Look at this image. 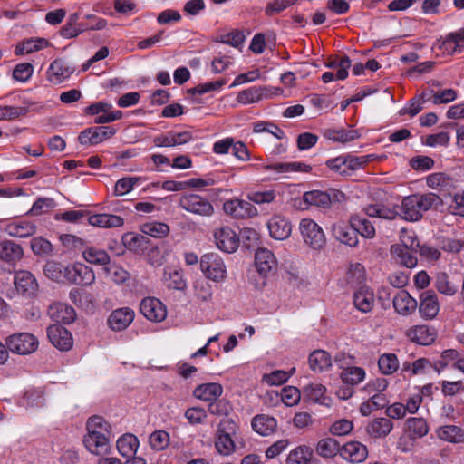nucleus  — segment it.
Here are the masks:
<instances>
[{
    "label": "nucleus",
    "instance_id": "f257e3e1",
    "mask_svg": "<svg viewBox=\"0 0 464 464\" xmlns=\"http://www.w3.org/2000/svg\"><path fill=\"white\" fill-rule=\"evenodd\" d=\"M86 426L88 432L84 436L83 443L88 451L96 456L110 453L111 450L110 423L101 416H92L88 420Z\"/></svg>",
    "mask_w": 464,
    "mask_h": 464
},
{
    "label": "nucleus",
    "instance_id": "f03ea898",
    "mask_svg": "<svg viewBox=\"0 0 464 464\" xmlns=\"http://www.w3.org/2000/svg\"><path fill=\"white\" fill-rule=\"evenodd\" d=\"M442 204L441 198L435 193L408 196L401 201V217L407 221H418L422 218L424 212L433 208L437 209Z\"/></svg>",
    "mask_w": 464,
    "mask_h": 464
},
{
    "label": "nucleus",
    "instance_id": "7ed1b4c3",
    "mask_svg": "<svg viewBox=\"0 0 464 464\" xmlns=\"http://www.w3.org/2000/svg\"><path fill=\"white\" fill-rule=\"evenodd\" d=\"M199 265L204 276L213 282L222 283L227 277L225 262L217 253L204 254L199 260Z\"/></svg>",
    "mask_w": 464,
    "mask_h": 464
},
{
    "label": "nucleus",
    "instance_id": "20e7f679",
    "mask_svg": "<svg viewBox=\"0 0 464 464\" xmlns=\"http://www.w3.org/2000/svg\"><path fill=\"white\" fill-rule=\"evenodd\" d=\"M237 425L231 419H224L220 421L215 437V448L222 456H230L236 450L233 435L236 433Z\"/></svg>",
    "mask_w": 464,
    "mask_h": 464
},
{
    "label": "nucleus",
    "instance_id": "39448f33",
    "mask_svg": "<svg viewBox=\"0 0 464 464\" xmlns=\"http://www.w3.org/2000/svg\"><path fill=\"white\" fill-rule=\"evenodd\" d=\"M5 344L13 353L28 355L38 349L39 341L34 334L24 332L9 335L5 339Z\"/></svg>",
    "mask_w": 464,
    "mask_h": 464
},
{
    "label": "nucleus",
    "instance_id": "423d86ee",
    "mask_svg": "<svg viewBox=\"0 0 464 464\" xmlns=\"http://www.w3.org/2000/svg\"><path fill=\"white\" fill-rule=\"evenodd\" d=\"M299 232L305 245L313 249H321L325 245V236L322 227L313 219L302 218Z\"/></svg>",
    "mask_w": 464,
    "mask_h": 464
},
{
    "label": "nucleus",
    "instance_id": "0eeeda50",
    "mask_svg": "<svg viewBox=\"0 0 464 464\" xmlns=\"http://www.w3.org/2000/svg\"><path fill=\"white\" fill-rule=\"evenodd\" d=\"M179 207L200 217H211L214 214V207L211 202L198 194L182 195L179 199Z\"/></svg>",
    "mask_w": 464,
    "mask_h": 464
},
{
    "label": "nucleus",
    "instance_id": "6e6552de",
    "mask_svg": "<svg viewBox=\"0 0 464 464\" xmlns=\"http://www.w3.org/2000/svg\"><path fill=\"white\" fill-rule=\"evenodd\" d=\"M64 279L78 285H91L95 282V274L92 268L82 262H75L64 268Z\"/></svg>",
    "mask_w": 464,
    "mask_h": 464
},
{
    "label": "nucleus",
    "instance_id": "1a4fd4ad",
    "mask_svg": "<svg viewBox=\"0 0 464 464\" xmlns=\"http://www.w3.org/2000/svg\"><path fill=\"white\" fill-rule=\"evenodd\" d=\"M223 209L227 215L237 219L252 218L258 215L257 208L251 201L240 198H232L225 201Z\"/></svg>",
    "mask_w": 464,
    "mask_h": 464
},
{
    "label": "nucleus",
    "instance_id": "9d476101",
    "mask_svg": "<svg viewBox=\"0 0 464 464\" xmlns=\"http://www.w3.org/2000/svg\"><path fill=\"white\" fill-rule=\"evenodd\" d=\"M14 285L16 293L26 298L34 297L38 292L39 285L35 276L26 270L14 273Z\"/></svg>",
    "mask_w": 464,
    "mask_h": 464
},
{
    "label": "nucleus",
    "instance_id": "9b49d317",
    "mask_svg": "<svg viewBox=\"0 0 464 464\" xmlns=\"http://www.w3.org/2000/svg\"><path fill=\"white\" fill-rule=\"evenodd\" d=\"M420 316L426 321L437 317L440 310L438 295L432 290H427L420 294L418 303Z\"/></svg>",
    "mask_w": 464,
    "mask_h": 464
},
{
    "label": "nucleus",
    "instance_id": "f8f14e48",
    "mask_svg": "<svg viewBox=\"0 0 464 464\" xmlns=\"http://www.w3.org/2000/svg\"><path fill=\"white\" fill-rule=\"evenodd\" d=\"M116 130L111 126L91 127L80 132L78 140L82 145H97L111 138Z\"/></svg>",
    "mask_w": 464,
    "mask_h": 464
},
{
    "label": "nucleus",
    "instance_id": "ddd939ff",
    "mask_svg": "<svg viewBox=\"0 0 464 464\" xmlns=\"http://www.w3.org/2000/svg\"><path fill=\"white\" fill-rule=\"evenodd\" d=\"M140 313L150 321L160 323L167 317V307L158 298L146 297L140 304Z\"/></svg>",
    "mask_w": 464,
    "mask_h": 464
},
{
    "label": "nucleus",
    "instance_id": "4468645a",
    "mask_svg": "<svg viewBox=\"0 0 464 464\" xmlns=\"http://www.w3.org/2000/svg\"><path fill=\"white\" fill-rule=\"evenodd\" d=\"M269 235L276 240L287 239L292 234V224L290 220L281 215H273L266 222Z\"/></svg>",
    "mask_w": 464,
    "mask_h": 464
},
{
    "label": "nucleus",
    "instance_id": "2eb2a0df",
    "mask_svg": "<svg viewBox=\"0 0 464 464\" xmlns=\"http://www.w3.org/2000/svg\"><path fill=\"white\" fill-rule=\"evenodd\" d=\"M214 237L217 246L226 252L234 253L239 246V237L230 227H222L216 229Z\"/></svg>",
    "mask_w": 464,
    "mask_h": 464
},
{
    "label": "nucleus",
    "instance_id": "dca6fc26",
    "mask_svg": "<svg viewBox=\"0 0 464 464\" xmlns=\"http://www.w3.org/2000/svg\"><path fill=\"white\" fill-rule=\"evenodd\" d=\"M74 72V68L72 67L63 59H55L49 65L46 76L47 80L53 84H60L68 80Z\"/></svg>",
    "mask_w": 464,
    "mask_h": 464
},
{
    "label": "nucleus",
    "instance_id": "f3484780",
    "mask_svg": "<svg viewBox=\"0 0 464 464\" xmlns=\"http://www.w3.org/2000/svg\"><path fill=\"white\" fill-rule=\"evenodd\" d=\"M47 336L52 344L60 351H68L72 347L71 333L60 324H53L47 328Z\"/></svg>",
    "mask_w": 464,
    "mask_h": 464
},
{
    "label": "nucleus",
    "instance_id": "a211bd4d",
    "mask_svg": "<svg viewBox=\"0 0 464 464\" xmlns=\"http://www.w3.org/2000/svg\"><path fill=\"white\" fill-rule=\"evenodd\" d=\"M405 335L411 342L417 344L430 345L436 340L437 333L433 327L420 324L407 329Z\"/></svg>",
    "mask_w": 464,
    "mask_h": 464
},
{
    "label": "nucleus",
    "instance_id": "6ab92c4d",
    "mask_svg": "<svg viewBox=\"0 0 464 464\" xmlns=\"http://www.w3.org/2000/svg\"><path fill=\"white\" fill-rule=\"evenodd\" d=\"M340 455L349 462L362 463L368 457V449L362 442L353 440L343 445Z\"/></svg>",
    "mask_w": 464,
    "mask_h": 464
},
{
    "label": "nucleus",
    "instance_id": "aec40b11",
    "mask_svg": "<svg viewBox=\"0 0 464 464\" xmlns=\"http://www.w3.org/2000/svg\"><path fill=\"white\" fill-rule=\"evenodd\" d=\"M223 386L218 382L201 383L193 390V396L205 402L217 401L223 394Z\"/></svg>",
    "mask_w": 464,
    "mask_h": 464
},
{
    "label": "nucleus",
    "instance_id": "412c9836",
    "mask_svg": "<svg viewBox=\"0 0 464 464\" xmlns=\"http://www.w3.org/2000/svg\"><path fill=\"white\" fill-rule=\"evenodd\" d=\"M140 441L138 438L130 433H125L121 436L117 442L116 448L118 452L125 459L126 464H132V460L136 458L135 454L139 449Z\"/></svg>",
    "mask_w": 464,
    "mask_h": 464
},
{
    "label": "nucleus",
    "instance_id": "4be33fe9",
    "mask_svg": "<svg viewBox=\"0 0 464 464\" xmlns=\"http://www.w3.org/2000/svg\"><path fill=\"white\" fill-rule=\"evenodd\" d=\"M332 234L335 239L349 246H356L359 243L355 229L343 221H337L332 227Z\"/></svg>",
    "mask_w": 464,
    "mask_h": 464
},
{
    "label": "nucleus",
    "instance_id": "5701e85b",
    "mask_svg": "<svg viewBox=\"0 0 464 464\" xmlns=\"http://www.w3.org/2000/svg\"><path fill=\"white\" fill-rule=\"evenodd\" d=\"M392 304L398 314L401 316H408L416 311L418 301L407 291H400L394 295Z\"/></svg>",
    "mask_w": 464,
    "mask_h": 464
},
{
    "label": "nucleus",
    "instance_id": "b1692460",
    "mask_svg": "<svg viewBox=\"0 0 464 464\" xmlns=\"http://www.w3.org/2000/svg\"><path fill=\"white\" fill-rule=\"evenodd\" d=\"M135 313L129 307L114 310L108 318V324L113 331L125 330L134 320Z\"/></svg>",
    "mask_w": 464,
    "mask_h": 464
},
{
    "label": "nucleus",
    "instance_id": "393cba45",
    "mask_svg": "<svg viewBox=\"0 0 464 464\" xmlns=\"http://www.w3.org/2000/svg\"><path fill=\"white\" fill-rule=\"evenodd\" d=\"M353 303L354 307L362 313H369L375 304L373 291L368 286H360L353 293Z\"/></svg>",
    "mask_w": 464,
    "mask_h": 464
},
{
    "label": "nucleus",
    "instance_id": "a878e982",
    "mask_svg": "<svg viewBox=\"0 0 464 464\" xmlns=\"http://www.w3.org/2000/svg\"><path fill=\"white\" fill-rule=\"evenodd\" d=\"M255 264L258 273L263 276H267L276 268L277 260L272 251L263 247L256 250Z\"/></svg>",
    "mask_w": 464,
    "mask_h": 464
},
{
    "label": "nucleus",
    "instance_id": "bb28decb",
    "mask_svg": "<svg viewBox=\"0 0 464 464\" xmlns=\"http://www.w3.org/2000/svg\"><path fill=\"white\" fill-rule=\"evenodd\" d=\"M47 313L50 318L58 324H71L76 317L75 311L72 306L60 302L52 304Z\"/></svg>",
    "mask_w": 464,
    "mask_h": 464
},
{
    "label": "nucleus",
    "instance_id": "cd10ccee",
    "mask_svg": "<svg viewBox=\"0 0 464 464\" xmlns=\"http://www.w3.org/2000/svg\"><path fill=\"white\" fill-rule=\"evenodd\" d=\"M393 429V423L388 418H375L371 420L366 427V433L373 439L387 437Z\"/></svg>",
    "mask_w": 464,
    "mask_h": 464
},
{
    "label": "nucleus",
    "instance_id": "c85d7f7f",
    "mask_svg": "<svg viewBox=\"0 0 464 464\" xmlns=\"http://www.w3.org/2000/svg\"><path fill=\"white\" fill-rule=\"evenodd\" d=\"M363 211L368 217L391 220L400 215L396 205L384 203L369 204L364 207Z\"/></svg>",
    "mask_w": 464,
    "mask_h": 464
},
{
    "label": "nucleus",
    "instance_id": "c756f323",
    "mask_svg": "<svg viewBox=\"0 0 464 464\" xmlns=\"http://www.w3.org/2000/svg\"><path fill=\"white\" fill-rule=\"evenodd\" d=\"M254 431L261 436H269L277 429V420L268 414L256 415L251 421Z\"/></svg>",
    "mask_w": 464,
    "mask_h": 464
},
{
    "label": "nucleus",
    "instance_id": "7c9ffc66",
    "mask_svg": "<svg viewBox=\"0 0 464 464\" xmlns=\"http://www.w3.org/2000/svg\"><path fill=\"white\" fill-rule=\"evenodd\" d=\"M24 250L19 244L11 240L0 242V259L5 263L14 265L22 259Z\"/></svg>",
    "mask_w": 464,
    "mask_h": 464
},
{
    "label": "nucleus",
    "instance_id": "2f4dec72",
    "mask_svg": "<svg viewBox=\"0 0 464 464\" xmlns=\"http://www.w3.org/2000/svg\"><path fill=\"white\" fill-rule=\"evenodd\" d=\"M436 436L445 442L459 444L464 442V430L457 425H442L436 429Z\"/></svg>",
    "mask_w": 464,
    "mask_h": 464
},
{
    "label": "nucleus",
    "instance_id": "473e14b6",
    "mask_svg": "<svg viewBox=\"0 0 464 464\" xmlns=\"http://www.w3.org/2000/svg\"><path fill=\"white\" fill-rule=\"evenodd\" d=\"M310 369L314 372H324L332 368V357L324 350H315L308 357Z\"/></svg>",
    "mask_w": 464,
    "mask_h": 464
},
{
    "label": "nucleus",
    "instance_id": "72a5a7b5",
    "mask_svg": "<svg viewBox=\"0 0 464 464\" xmlns=\"http://www.w3.org/2000/svg\"><path fill=\"white\" fill-rule=\"evenodd\" d=\"M5 231L13 237H28L36 232V226L27 220H15L6 225Z\"/></svg>",
    "mask_w": 464,
    "mask_h": 464
},
{
    "label": "nucleus",
    "instance_id": "f704fd0d",
    "mask_svg": "<svg viewBox=\"0 0 464 464\" xmlns=\"http://www.w3.org/2000/svg\"><path fill=\"white\" fill-rule=\"evenodd\" d=\"M403 430L412 438L421 439L429 433L430 427L424 418L410 417L404 423Z\"/></svg>",
    "mask_w": 464,
    "mask_h": 464
},
{
    "label": "nucleus",
    "instance_id": "c9c22d12",
    "mask_svg": "<svg viewBox=\"0 0 464 464\" xmlns=\"http://www.w3.org/2000/svg\"><path fill=\"white\" fill-rule=\"evenodd\" d=\"M415 249L406 248L403 246H400L399 244L392 245L391 246V255L392 257L401 265L412 268L416 266L418 263V259L416 256L413 254Z\"/></svg>",
    "mask_w": 464,
    "mask_h": 464
},
{
    "label": "nucleus",
    "instance_id": "e433bc0d",
    "mask_svg": "<svg viewBox=\"0 0 464 464\" xmlns=\"http://www.w3.org/2000/svg\"><path fill=\"white\" fill-rule=\"evenodd\" d=\"M304 395L316 403L329 407L331 399L326 393V387L321 383H311L303 388Z\"/></svg>",
    "mask_w": 464,
    "mask_h": 464
},
{
    "label": "nucleus",
    "instance_id": "4c0bfd02",
    "mask_svg": "<svg viewBox=\"0 0 464 464\" xmlns=\"http://www.w3.org/2000/svg\"><path fill=\"white\" fill-rule=\"evenodd\" d=\"M433 285L440 294L446 296H453L458 292V285L446 272L436 273Z\"/></svg>",
    "mask_w": 464,
    "mask_h": 464
},
{
    "label": "nucleus",
    "instance_id": "58836bf2",
    "mask_svg": "<svg viewBox=\"0 0 464 464\" xmlns=\"http://www.w3.org/2000/svg\"><path fill=\"white\" fill-rule=\"evenodd\" d=\"M88 222L93 227L111 228L121 227L124 224V219L112 214H94L89 217Z\"/></svg>",
    "mask_w": 464,
    "mask_h": 464
},
{
    "label": "nucleus",
    "instance_id": "ea45409f",
    "mask_svg": "<svg viewBox=\"0 0 464 464\" xmlns=\"http://www.w3.org/2000/svg\"><path fill=\"white\" fill-rule=\"evenodd\" d=\"M440 48L450 54L462 52L464 50V30L460 29L447 34Z\"/></svg>",
    "mask_w": 464,
    "mask_h": 464
},
{
    "label": "nucleus",
    "instance_id": "a19ab883",
    "mask_svg": "<svg viewBox=\"0 0 464 464\" xmlns=\"http://www.w3.org/2000/svg\"><path fill=\"white\" fill-rule=\"evenodd\" d=\"M426 184L429 188L449 192L454 187L453 179L441 172L432 173L426 177Z\"/></svg>",
    "mask_w": 464,
    "mask_h": 464
},
{
    "label": "nucleus",
    "instance_id": "79ce46f5",
    "mask_svg": "<svg viewBox=\"0 0 464 464\" xmlns=\"http://www.w3.org/2000/svg\"><path fill=\"white\" fill-rule=\"evenodd\" d=\"M164 285L174 290H183L186 287V281L182 272L175 267L167 266L164 269L162 277Z\"/></svg>",
    "mask_w": 464,
    "mask_h": 464
},
{
    "label": "nucleus",
    "instance_id": "37998d69",
    "mask_svg": "<svg viewBox=\"0 0 464 464\" xmlns=\"http://www.w3.org/2000/svg\"><path fill=\"white\" fill-rule=\"evenodd\" d=\"M83 259L92 265L106 266L111 262L109 254L102 248L95 246H86L82 249Z\"/></svg>",
    "mask_w": 464,
    "mask_h": 464
},
{
    "label": "nucleus",
    "instance_id": "c03bdc74",
    "mask_svg": "<svg viewBox=\"0 0 464 464\" xmlns=\"http://www.w3.org/2000/svg\"><path fill=\"white\" fill-rule=\"evenodd\" d=\"M421 96L436 105L451 102L458 97L457 92L451 88L437 92L434 90H429L423 92Z\"/></svg>",
    "mask_w": 464,
    "mask_h": 464
},
{
    "label": "nucleus",
    "instance_id": "a18cd8bd",
    "mask_svg": "<svg viewBox=\"0 0 464 464\" xmlns=\"http://www.w3.org/2000/svg\"><path fill=\"white\" fill-rule=\"evenodd\" d=\"M351 226L355 229L356 235L360 234L364 238H373L376 231L371 221L359 215H353L349 220Z\"/></svg>",
    "mask_w": 464,
    "mask_h": 464
},
{
    "label": "nucleus",
    "instance_id": "49530a36",
    "mask_svg": "<svg viewBox=\"0 0 464 464\" xmlns=\"http://www.w3.org/2000/svg\"><path fill=\"white\" fill-rule=\"evenodd\" d=\"M303 199L305 204L319 208H329L332 204V196L321 190H311L304 194Z\"/></svg>",
    "mask_w": 464,
    "mask_h": 464
},
{
    "label": "nucleus",
    "instance_id": "de8ad7c7",
    "mask_svg": "<svg viewBox=\"0 0 464 464\" xmlns=\"http://www.w3.org/2000/svg\"><path fill=\"white\" fill-rule=\"evenodd\" d=\"M312 456L313 450L310 447L300 445L289 452L286 464H308Z\"/></svg>",
    "mask_w": 464,
    "mask_h": 464
},
{
    "label": "nucleus",
    "instance_id": "09e8293b",
    "mask_svg": "<svg viewBox=\"0 0 464 464\" xmlns=\"http://www.w3.org/2000/svg\"><path fill=\"white\" fill-rule=\"evenodd\" d=\"M48 46V41L44 38H30L18 44L15 47V54H29Z\"/></svg>",
    "mask_w": 464,
    "mask_h": 464
},
{
    "label": "nucleus",
    "instance_id": "8fccbe9b",
    "mask_svg": "<svg viewBox=\"0 0 464 464\" xmlns=\"http://www.w3.org/2000/svg\"><path fill=\"white\" fill-rule=\"evenodd\" d=\"M366 279V271L362 265L359 263L352 264L345 276L346 283L353 286H360Z\"/></svg>",
    "mask_w": 464,
    "mask_h": 464
},
{
    "label": "nucleus",
    "instance_id": "3c124183",
    "mask_svg": "<svg viewBox=\"0 0 464 464\" xmlns=\"http://www.w3.org/2000/svg\"><path fill=\"white\" fill-rule=\"evenodd\" d=\"M140 230L143 234L155 238H162L169 234V225L159 221L144 223L141 225Z\"/></svg>",
    "mask_w": 464,
    "mask_h": 464
},
{
    "label": "nucleus",
    "instance_id": "603ef678",
    "mask_svg": "<svg viewBox=\"0 0 464 464\" xmlns=\"http://www.w3.org/2000/svg\"><path fill=\"white\" fill-rule=\"evenodd\" d=\"M316 453L323 458H333L340 453L339 443L333 438L322 439L317 442Z\"/></svg>",
    "mask_w": 464,
    "mask_h": 464
},
{
    "label": "nucleus",
    "instance_id": "864d4df0",
    "mask_svg": "<svg viewBox=\"0 0 464 464\" xmlns=\"http://www.w3.org/2000/svg\"><path fill=\"white\" fill-rule=\"evenodd\" d=\"M365 376L364 369L357 366L347 367L343 369L340 374L343 382L351 386L357 385L363 382Z\"/></svg>",
    "mask_w": 464,
    "mask_h": 464
},
{
    "label": "nucleus",
    "instance_id": "5fc2aeb1",
    "mask_svg": "<svg viewBox=\"0 0 464 464\" xmlns=\"http://www.w3.org/2000/svg\"><path fill=\"white\" fill-rule=\"evenodd\" d=\"M378 365L383 374L390 375L399 369V360L394 353H383L378 360Z\"/></svg>",
    "mask_w": 464,
    "mask_h": 464
},
{
    "label": "nucleus",
    "instance_id": "6e6d98bb",
    "mask_svg": "<svg viewBox=\"0 0 464 464\" xmlns=\"http://www.w3.org/2000/svg\"><path fill=\"white\" fill-rule=\"evenodd\" d=\"M141 179L140 177H124L117 180L113 188V195L115 197H122L130 193L134 186L138 184V182Z\"/></svg>",
    "mask_w": 464,
    "mask_h": 464
},
{
    "label": "nucleus",
    "instance_id": "4d7b16f0",
    "mask_svg": "<svg viewBox=\"0 0 464 464\" xmlns=\"http://www.w3.org/2000/svg\"><path fill=\"white\" fill-rule=\"evenodd\" d=\"M31 249L34 255L39 256H49L53 252L51 242L42 237H36L31 240Z\"/></svg>",
    "mask_w": 464,
    "mask_h": 464
},
{
    "label": "nucleus",
    "instance_id": "13d9d810",
    "mask_svg": "<svg viewBox=\"0 0 464 464\" xmlns=\"http://www.w3.org/2000/svg\"><path fill=\"white\" fill-rule=\"evenodd\" d=\"M149 443L152 450L157 451L163 450L169 444V435L162 430H155L149 437Z\"/></svg>",
    "mask_w": 464,
    "mask_h": 464
},
{
    "label": "nucleus",
    "instance_id": "bf43d9fd",
    "mask_svg": "<svg viewBox=\"0 0 464 464\" xmlns=\"http://www.w3.org/2000/svg\"><path fill=\"white\" fill-rule=\"evenodd\" d=\"M253 131L255 133L268 132L277 140L285 137V132L276 124L266 121H258L254 124Z\"/></svg>",
    "mask_w": 464,
    "mask_h": 464
},
{
    "label": "nucleus",
    "instance_id": "052dcab7",
    "mask_svg": "<svg viewBox=\"0 0 464 464\" xmlns=\"http://www.w3.org/2000/svg\"><path fill=\"white\" fill-rule=\"evenodd\" d=\"M103 271L106 276L116 284H122L129 278L128 272L116 265L105 266Z\"/></svg>",
    "mask_w": 464,
    "mask_h": 464
},
{
    "label": "nucleus",
    "instance_id": "680f3d73",
    "mask_svg": "<svg viewBox=\"0 0 464 464\" xmlns=\"http://www.w3.org/2000/svg\"><path fill=\"white\" fill-rule=\"evenodd\" d=\"M187 420L191 425H198L203 423L208 418L207 411L202 407L188 408L184 414Z\"/></svg>",
    "mask_w": 464,
    "mask_h": 464
},
{
    "label": "nucleus",
    "instance_id": "e2e57ef3",
    "mask_svg": "<svg viewBox=\"0 0 464 464\" xmlns=\"http://www.w3.org/2000/svg\"><path fill=\"white\" fill-rule=\"evenodd\" d=\"M276 198L275 190L255 191L247 195V198L251 203L257 205L268 204L273 202Z\"/></svg>",
    "mask_w": 464,
    "mask_h": 464
},
{
    "label": "nucleus",
    "instance_id": "0e129e2a",
    "mask_svg": "<svg viewBox=\"0 0 464 464\" xmlns=\"http://www.w3.org/2000/svg\"><path fill=\"white\" fill-rule=\"evenodd\" d=\"M327 67L337 69L336 80H344L348 76V70L351 67V60L348 57H343L339 61H333L326 64Z\"/></svg>",
    "mask_w": 464,
    "mask_h": 464
},
{
    "label": "nucleus",
    "instance_id": "69168bd1",
    "mask_svg": "<svg viewBox=\"0 0 464 464\" xmlns=\"http://www.w3.org/2000/svg\"><path fill=\"white\" fill-rule=\"evenodd\" d=\"M327 137L334 141L346 143L356 140L359 134L355 130H338L329 131Z\"/></svg>",
    "mask_w": 464,
    "mask_h": 464
},
{
    "label": "nucleus",
    "instance_id": "338daca9",
    "mask_svg": "<svg viewBox=\"0 0 464 464\" xmlns=\"http://www.w3.org/2000/svg\"><path fill=\"white\" fill-rule=\"evenodd\" d=\"M64 268L62 264L52 261L44 266V271L47 277L59 282L64 279Z\"/></svg>",
    "mask_w": 464,
    "mask_h": 464
},
{
    "label": "nucleus",
    "instance_id": "774afa93",
    "mask_svg": "<svg viewBox=\"0 0 464 464\" xmlns=\"http://www.w3.org/2000/svg\"><path fill=\"white\" fill-rule=\"evenodd\" d=\"M34 66L29 63L17 64L13 71V77L20 82H26L32 76Z\"/></svg>",
    "mask_w": 464,
    "mask_h": 464
}]
</instances>
